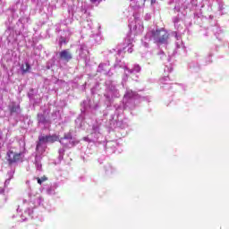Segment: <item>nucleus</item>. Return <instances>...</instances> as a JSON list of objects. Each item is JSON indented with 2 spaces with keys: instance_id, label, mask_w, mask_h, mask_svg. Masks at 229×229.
<instances>
[{
  "instance_id": "nucleus-1",
  "label": "nucleus",
  "mask_w": 229,
  "mask_h": 229,
  "mask_svg": "<svg viewBox=\"0 0 229 229\" xmlns=\"http://www.w3.org/2000/svg\"><path fill=\"white\" fill-rule=\"evenodd\" d=\"M169 33L165 30H157L154 35V40L157 44H167Z\"/></svg>"
},
{
  "instance_id": "nucleus-2",
  "label": "nucleus",
  "mask_w": 229,
  "mask_h": 229,
  "mask_svg": "<svg viewBox=\"0 0 229 229\" xmlns=\"http://www.w3.org/2000/svg\"><path fill=\"white\" fill-rule=\"evenodd\" d=\"M22 157V152H15L13 149H9L7 152V160L9 164H15V162H19Z\"/></svg>"
},
{
  "instance_id": "nucleus-3",
  "label": "nucleus",
  "mask_w": 229,
  "mask_h": 229,
  "mask_svg": "<svg viewBox=\"0 0 229 229\" xmlns=\"http://www.w3.org/2000/svg\"><path fill=\"white\" fill-rule=\"evenodd\" d=\"M47 136L41 135L38 137V142L36 148L38 155H42L46 151V147H42V144H47Z\"/></svg>"
},
{
  "instance_id": "nucleus-4",
  "label": "nucleus",
  "mask_w": 229,
  "mask_h": 229,
  "mask_svg": "<svg viewBox=\"0 0 229 229\" xmlns=\"http://www.w3.org/2000/svg\"><path fill=\"white\" fill-rule=\"evenodd\" d=\"M59 56L61 60H64L65 62H69V60H72V54L69 49L63 50L59 53Z\"/></svg>"
},
{
  "instance_id": "nucleus-5",
  "label": "nucleus",
  "mask_w": 229,
  "mask_h": 229,
  "mask_svg": "<svg viewBox=\"0 0 229 229\" xmlns=\"http://www.w3.org/2000/svg\"><path fill=\"white\" fill-rule=\"evenodd\" d=\"M47 142L53 143V142H56V140H58V136L56 135H48L47 136Z\"/></svg>"
},
{
  "instance_id": "nucleus-6",
  "label": "nucleus",
  "mask_w": 229,
  "mask_h": 229,
  "mask_svg": "<svg viewBox=\"0 0 229 229\" xmlns=\"http://www.w3.org/2000/svg\"><path fill=\"white\" fill-rule=\"evenodd\" d=\"M30 69H31V67L30 66V64H28V63L25 64V67L21 66L22 72H28V71H30Z\"/></svg>"
},
{
  "instance_id": "nucleus-7",
  "label": "nucleus",
  "mask_w": 229,
  "mask_h": 229,
  "mask_svg": "<svg viewBox=\"0 0 229 229\" xmlns=\"http://www.w3.org/2000/svg\"><path fill=\"white\" fill-rule=\"evenodd\" d=\"M37 180H38V183H39V185H42V183H44V182H47V177L43 176L41 178H37Z\"/></svg>"
},
{
  "instance_id": "nucleus-8",
  "label": "nucleus",
  "mask_w": 229,
  "mask_h": 229,
  "mask_svg": "<svg viewBox=\"0 0 229 229\" xmlns=\"http://www.w3.org/2000/svg\"><path fill=\"white\" fill-rule=\"evenodd\" d=\"M131 72H140V66L139 64L134 65L133 70H131Z\"/></svg>"
},
{
  "instance_id": "nucleus-9",
  "label": "nucleus",
  "mask_w": 229,
  "mask_h": 229,
  "mask_svg": "<svg viewBox=\"0 0 229 229\" xmlns=\"http://www.w3.org/2000/svg\"><path fill=\"white\" fill-rule=\"evenodd\" d=\"M19 106H17L16 107H13L12 109H11V112H19Z\"/></svg>"
},
{
  "instance_id": "nucleus-10",
  "label": "nucleus",
  "mask_w": 229,
  "mask_h": 229,
  "mask_svg": "<svg viewBox=\"0 0 229 229\" xmlns=\"http://www.w3.org/2000/svg\"><path fill=\"white\" fill-rule=\"evenodd\" d=\"M91 3H97L98 0H90Z\"/></svg>"
},
{
  "instance_id": "nucleus-11",
  "label": "nucleus",
  "mask_w": 229,
  "mask_h": 229,
  "mask_svg": "<svg viewBox=\"0 0 229 229\" xmlns=\"http://www.w3.org/2000/svg\"><path fill=\"white\" fill-rule=\"evenodd\" d=\"M84 140H89V138H84Z\"/></svg>"
}]
</instances>
